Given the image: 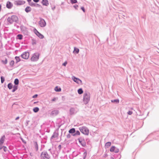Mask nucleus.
I'll return each instance as SVG.
<instances>
[{
  "instance_id": "f257e3e1",
  "label": "nucleus",
  "mask_w": 159,
  "mask_h": 159,
  "mask_svg": "<svg viewBox=\"0 0 159 159\" xmlns=\"http://www.w3.org/2000/svg\"><path fill=\"white\" fill-rule=\"evenodd\" d=\"M8 22L11 24L14 22H17L18 20V17L15 15H12L8 17L7 19Z\"/></svg>"
},
{
  "instance_id": "f03ea898",
  "label": "nucleus",
  "mask_w": 159,
  "mask_h": 159,
  "mask_svg": "<svg viewBox=\"0 0 159 159\" xmlns=\"http://www.w3.org/2000/svg\"><path fill=\"white\" fill-rule=\"evenodd\" d=\"M90 94L89 93H85L84 94L83 102L85 104H87L89 101Z\"/></svg>"
},
{
  "instance_id": "7ed1b4c3",
  "label": "nucleus",
  "mask_w": 159,
  "mask_h": 159,
  "mask_svg": "<svg viewBox=\"0 0 159 159\" xmlns=\"http://www.w3.org/2000/svg\"><path fill=\"white\" fill-rule=\"evenodd\" d=\"M80 130L81 132L85 135H88L89 133V130L85 126H83L80 127Z\"/></svg>"
},
{
  "instance_id": "20e7f679",
  "label": "nucleus",
  "mask_w": 159,
  "mask_h": 159,
  "mask_svg": "<svg viewBox=\"0 0 159 159\" xmlns=\"http://www.w3.org/2000/svg\"><path fill=\"white\" fill-rule=\"evenodd\" d=\"M39 53H34L32 57L31 60L32 61H37L39 57Z\"/></svg>"
},
{
  "instance_id": "39448f33",
  "label": "nucleus",
  "mask_w": 159,
  "mask_h": 159,
  "mask_svg": "<svg viewBox=\"0 0 159 159\" xmlns=\"http://www.w3.org/2000/svg\"><path fill=\"white\" fill-rule=\"evenodd\" d=\"M21 56L23 59H28L29 57V53L27 52H24L21 55Z\"/></svg>"
},
{
  "instance_id": "423d86ee",
  "label": "nucleus",
  "mask_w": 159,
  "mask_h": 159,
  "mask_svg": "<svg viewBox=\"0 0 159 159\" xmlns=\"http://www.w3.org/2000/svg\"><path fill=\"white\" fill-rule=\"evenodd\" d=\"M34 32L40 38L43 39V36L39 33L36 29H34Z\"/></svg>"
},
{
  "instance_id": "0eeeda50",
  "label": "nucleus",
  "mask_w": 159,
  "mask_h": 159,
  "mask_svg": "<svg viewBox=\"0 0 159 159\" xmlns=\"http://www.w3.org/2000/svg\"><path fill=\"white\" fill-rule=\"evenodd\" d=\"M39 24L41 27H44L46 25V23L43 19H41L39 22Z\"/></svg>"
},
{
  "instance_id": "6e6552de",
  "label": "nucleus",
  "mask_w": 159,
  "mask_h": 159,
  "mask_svg": "<svg viewBox=\"0 0 159 159\" xmlns=\"http://www.w3.org/2000/svg\"><path fill=\"white\" fill-rule=\"evenodd\" d=\"M41 156L43 158H49V156L48 155L47 152H44L42 153Z\"/></svg>"
},
{
  "instance_id": "1a4fd4ad",
  "label": "nucleus",
  "mask_w": 159,
  "mask_h": 159,
  "mask_svg": "<svg viewBox=\"0 0 159 159\" xmlns=\"http://www.w3.org/2000/svg\"><path fill=\"white\" fill-rule=\"evenodd\" d=\"M72 78L74 82L78 84L81 83H82L81 81L78 78H76L74 76L72 77Z\"/></svg>"
},
{
  "instance_id": "9d476101",
  "label": "nucleus",
  "mask_w": 159,
  "mask_h": 159,
  "mask_svg": "<svg viewBox=\"0 0 159 159\" xmlns=\"http://www.w3.org/2000/svg\"><path fill=\"white\" fill-rule=\"evenodd\" d=\"M5 137L4 135L0 139V147H1L3 143Z\"/></svg>"
},
{
  "instance_id": "9b49d317",
  "label": "nucleus",
  "mask_w": 159,
  "mask_h": 159,
  "mask_svg": "<svg viewBox=\"0 0 159 159\" xmlns=\"http://www.w3.org/2000/svg\"><path fill=\"white\" fill-rule=\"evenodd\" d=\"M42 3L43 5L47 6L49 4L48 1L47 0H43Z\"/></svg>"
},
{
  "instance_id": "f8f14e48",
  "label": "nucleus",
  "mask_w": 159,
  "mask_h": 159,
  "mask_svg": "<svg viewBox=\"0 0 159 159\" xmlns=\"http://www.w3.org/2000/svg\"><path fill=\"white\" fill-rule=\"evenodd\" d=\"M116 149V147L114 146H112L110 149V152H118V150L117 149L115 151V150Z\"/></svg>"
},
{
  "instance_id": "ddd939ff",
  "label": "nucleus",
  "mask_w": 159,
  "mask_h": 159,
  "mask_svg": "<svg viewBox=\"0 0 159 159\" xmlns=\"http://www.w3.org/2000/svg\"><path fill=\"white\" fill-rule=\"evenodd\" d=\"M12 6V5L10 2H7V4L6 7L8 8H11Z\"/></svg>"
},
{
  "instance_id": "4468645a",
  "label": "nucleus",
  "mask_w": 159,
  "mask_h": 159,
  "mask_svg": "<svg viewBox=\"0 0 159 159\" xmlns=\"http://www.w3.org/2000/svg\"><path fill=\"white\" fill-rule=\"evenodd\" d=\"M79 51V49L76 48V47H75L74 48V50L73 51V52L74 53H78Z\"/></svg>"
},
{
  "instance_id": "2eb2a0df",
  "label": "nucleus",
  "mask_w": 159,
  "mask_h": 159,
  "mask_svg": "<svg viewBox=\"0 0 159 159\" xmlns=\"http://www.w3.org/2000/svg\"><path fill=\"white\" fill-rule=\"evenodd\" d=\"M54 90L56 91L60 92L61 90V89L60 88H58V86H56Z\"/></svg>"
},
{
  "instance_id": "dca6fc26",
  "label": "nucleus",
  "mask_w": 159,
  "mask_h": 159,
  "mask_svg": "<svg viewBox=\"0 0 159 159\" xmlns=\"http://www.w3.org/2000/svg\"><path fill=\"white\" fill-rule=\"evenodd\" d=\"M31 9L30 7H27L25 9V11L26 12H28L31 11Z\"/></svg>"
},
{
  "instance_id": "f3484780",
  "label": "nucleus",
  "mask_w": 159,
  "mask_h": 159,
  "mask_svg": "<svg viewBox=\"0 0 159 159\" xmlns=\"http://www.w3.org/2000/svg\"><path fill=\"white\" fill-rule=\"evenodd\" d=\"M34 146H35L36 150L37 151L38 149V145L37 142H34Z\"/></svg>"
},
{
  "instance_id": "a211bd4d",
  "label": "nucleus",
  "mask_w": 159,
  "mask_h": 159,
  "mask_svg": "<svg viewBox=\"0 0 159 159\" xmlns=\"http://www.w3.org/2000/svg\"><path fill=\"white\" fill-rule=\"evenodd\" d=\"M78 92L79 94H81L83 93V91L82 89L80 88L78 90Z\"/></svg>"
},
{
  "instance_id": "6ab92c4d",
  "label": "nucleus",
  "mask_w": 159,
  "mask_h": 159,
  "mask_svg": "<svg viewBox=\"0 0 159 159\" xmlns=\"http://www.w3.org/2000/svg\"><path fill=\"white\" fill-rule=\"evenodd\" d=\"M111 145V142H108L106 143L105 147L107 148H108Z\"/></svg>"
},
{
  "instance_id": "aec40b11",
  "label": "nucleus",
  "mask_w": 159,
  "mask_h": 159,
  "mask_svg": "<svg viewBox=\"0 0 159 159\" xmlns=\"http://www.w3.org/2000/svg\"><path fill=\"white\" fill-rule=\"evenodd\" d=\"M75 132V130L74 128L71 129L69 130V133H74Z\"/></svg>"
},
{
  "instance_id": "412c9836",
  "label": "nucleus",
  "mask_w": 159,
  "mask_h": 159,
  "mask_svg": "<svg viewBox=\"0 0 159 159\" xmlns=\"http://www.w3.org/2000/svg\"><path fill=\"white\" fill-rule=\"evenodd\" d=\"M39 109L38 107H35L33 109V111L35 112H37L39 111Z\"/></svg>"
},
{
  "instance_id": "4be33fe9",
  "label": "nucleus",
  "mask_w": 159,
  "mask_h": 159,
  "mask_svg": "<svg viewBox=\"0 0 159 159\" xmlns=\"http://www.w3.org/2000/svg\"><path fill=\"white\" fill-rule=\"evenodd\" d=\"M2 148L3 149L4 152H6V151L7 148L6 147H2V146L1 147H0V149H1Z\"/></svg>"
},
{
  "instance_id": "5701e85b",
  "label": "nucleus",
  "mask_w": 159,
  "mask_h": 159,
  "mask_svg": "<svg viewBox=\"0 0 159 159\" xmlns=\"http://www.w3.org/2000/svg\"><path fill=\"white\" fill-rule=\"evenodd\" d=\"M14 83L16 85L18 84H19V80L17 79H15L14 80Z\"/></svg>"
},
{
  "instance_id": "b1692460",
  "label": "nucleus",
  "mask_w": 159,
  "mask_h": 159,
  "mask_svg": "<svg viewBox=\"0 0 159 159\" xmlns=\"http://www.w3.org/2000/svg\"><path fill=\"white\" fill-rule=\"evenodd\" d=\"M8 87L9 89H11L12 88V84L11 83H9L8 85Z\"/></svg>"
},
{
  "instance_id": "393cba45",
  "label": "nucleus",
  "mask_w": 159,
  "mask_h": 159,
  "mask_svg": "<svg viewBox=\"0 0 159 159\" xmlns=\"http://www.w3.org/2000/svg\"><path fill=\"white\" fill-rule=\"evenodd\" d=\"M15 58V59H16L17 62H18L20 61V59L19 57H16Z\"/></svg>"
},
{
  "instance_id": "a878e982",
  "label": "nucleus",
  "mask_w": 159,
  "mask_h": 159,
  "mask_svg": "<svg viewBox=\"0 0 159 159\" xmlns=\"http://www.w3.org/2000/svg\"><path fill=\"white\" fill-rule=\"evenodd\" d=\"M111 101L112 102H116L117 103H118L119 102V100L118 99H115L111 100Z\"/></svg>"
},
{
  "instance_id": "bb28decb",
  "label": "nucleus",
  "mask_w": 159,
  "mask_h": 159,
  "mask_svg": "<svg viewBox=\"0 0 159 159\" xmlns=\"http://www.w3.org/2000/svg\"><path fill=\"white\" fill-rule=\"evenodd\" d=\"M2 62L4 64H7V59H5L4 60L2 61Z\"/></svg>"
},
{
  "instance_id": "cd10ccee",
  "label": "nucleus",
  "mask_w": 159,
  "mask_h": 159,
  "mask_svg": "<svg viewBox=\"0 0 159 159\" xmlns=\"http://www.w3.org/2000/svg\"><path fill=\"white\" fill-rule=\"evenodd\" d=\"M17 37L18 39H22V36L21 34L18 35Z\"/></svg>"
},
{
  "instance_id": "c85d7f7f",
  "label": "nucleus",
  "mask_w": 159,
  "mask_h": 159,
  "mask_svg": "<svg viewBox=\"0 0 159 159\" xmlns=\"http://www.w3.org/2000/svg\"><path fill=\"white\" fill-rule=\"evenodd\" d=\"M14 64V61H11L10 63V65L12 66Z\"/></svg>"
},
{
  "instance_id": "c756f323",
  "label": "nucleus",
  "mask_w": 159,
  "mask_h": 159,
  "mask_svg": "<svg viewBox=\"0 0 159 159\" xmlns=\"http://www.w3.org/2000/svg\"><path fill=\"white\" fill-rule=\"evenodd\" d=\"M71 2L72 3H75L77 2L76 0H70Z\"/></svg>"
},
{
  "instance_id": "7c9ffc66",
  "label": "nucleus",
  "mask_w": 159,
  "mask_h": 159,
  "mask_svg": "<svg viewBox=\"0 0 159 159\" xmlns=\"http://www.w3.org/2000/svg\"><path fill=\"white\" fill-rule=\"evenodd\" d=\"M1 78V82L2 83H3L4 81V78L2 76Z\"/></svg>"
},
{
  "instance_id": "2f4dec72",
  "label": "nucleus",
  "mask_w": 159,
  "mask_h": 159,
  "mask_svg": "<svg viewBox=\"0 0 159 159\" xmlns=\"http://www.w3.org/2000/svg\"><path fill=\"white\" fill-rule=\"evenodd\" d=\"M127 113L129 115H131L132 114L133 112L131 111H129Z\"/></svg>"
},
{
  "instance_id": "473e14b6",
  "label": "nucleus",
  "mask_w": 159,
  "mask_h": 159,
  "mask_svg": "<svg viewBox=\"0 0 159 159\" xmlns=\"http://www.w3.org/2000/svg\"><path fill=\"white\" fill-rule=\"evenodd\" d=\"M57 99V98H54L52 99V101H56V100Z\"/></svg>"
},
{
  "instance_id": "72a5a7b5",
  "label": "nucleus",
  "mask_w": 159,
  "mask_h": 159,
  "mask_svg": "<svg viewBox=\"0 0 159 159\" xmlns=\"http://www.w3.org/2000/svg\"><path fill=\"white\" fill-rule=\"evenodd\" d=\"M37 96H38V95H37V94H35V95H34L33 96V98H36L37 97Z\"/></svg>"
},
{
  "instance_id": "f704fd0d",
  "label": "nucleus",
  "mask_w": 159,
  "mask_h": 159,
  "mask_svg": "<svg viewBox=\"0 0 159 159\" xmlns=\"http://www.w3.org/2000/svg\"><path fill=\"white\" fill-rule=\"evenodd\" d=\"M81 9L83 10V11L84 12H85V9L83 7H81Z\"/></svg>"
},
{
  "instance_id": "c9c22d12",
  "label": "nucleus",
  "mask_w": 159,
  "mask_h": 159,
  "mask_svg": "<svg viewBox=\"0 0 159 159\" xmlns=\"http://www.w3.org/2000/svg\"><path fill=\"white\" fill-rule=\"evenodd\" d=\"M67 62H65L63 64V65L65 66L67 64Z\"/></svg>"
},
{
  "instance_id": "e433bc0d",
  "label": "nucleus",
  "mask_w": 159,
  "mask_h": 159,
  "mask_svg": "<svg viewBox=\"0 0 159 159\" xmlns=\"http://www.w3.org/2000/svg\"><path fill=\"white\" fill-rule=\"evenodd\" d=\"M78 7V5H76L74 6V7L76 9H77V7Z\"/></svg>"
},
{
  "instance_id": "4c0bfd02",
  "label": "nucleus",
  "mask_w": 159,
  "mask_h": 159,
  "mask_svg": "<svg viewBox=\"0 0 159 159\" xmlns=\"http://www.w3.org/2000/svg\"><path fill=\"white\" fill-rule=\"evenodd\" d=\"M33 1L35 2H37L39 1V0H33Z\"/></svg>"
},
{
  "instance_id": "58836bf2",
  "label": "nucleus",
  "mask_w": 159,
  "mask_h": 159,
  "mask_svg": "<svg viewBox=\"0 0 159 159\" xmlns=\"http://www.w3.org/2000/svg\"><path fill=\"white\" fill-rule=\"evenodd\" d=\"M16 89H15V88H14V89H13V90H12V92H14L16 91Z\"/></svg>"
},
{
  "instance_id": "ea45409f",
  "label": "nucleus",
  "mask_w": 159,
  "mask_h": 159,
  "mask_svg": "<svg viewBox=\"0 0 159 159\" xmlns=\"http://www.w3.org/2000/svg\"><path fill=\"white\" fill-rule=\"evenodd\" d=\"M19 116L18 117H17L16 118V120H17L18 119H19Z\"/></svg>"
},
{
  "instance_id": "a19ab883",
  "label": "nucleus",
  "mask_w": 159,
  "mask_h": 159,
  "mask_svg": "<svg viewBox=\"0 0 159 159\" xmlns=\"http://www.w3.org/2000/svg\"><path fill=\"white\" fill-rule=\"evenodd\" d=\"M79 142L81 143V141H80V139H79Z\"/></svg>"
},
{
  "instance_id": "79ce46f5",
  "label": "nucleus",
  "mask_w": 159,
  "mask_h": 159,
  "mask_svg": "<svg viewBox=\"0 0 159 159\" xmlns=\"http://www.w3.org/2000/svg\"><path fill=\"white\" fill-rule=\"evenodd\" d=\"M105 155L106 156H107V154H105Z\"/></svg>"
},
{
  "instance_id": "37998d69",
  "label": "nucleus",
  "mask_w": 159,
  "mask_h": 159,
  "mask_svg": "<svg viewBox=\"0 0 159 159\" xmlns=\"http://www.w3.org/2000/svg\"><path fill=\"white\" fill-rule=\"evenodd\" d=\"M78 134L79 135L80 134V133L79 131H78Z\"/></svg>"
},
{
  "instance_id": "c03bdc74",
  "label": "nucleus",
  "mask_w": 159,
  "mask_h": 159,
  "mask_svg": "<svg viewBox=\"0 0 159 159\" xmlns=\"http://www.w3.org/2000/svg\"><path fill=\"white\" fill-rule=\"evenodd\" d=\"M37 103V102H34V103Z\"/></svg>"
},
{
  "instance_id": "a18cd8bd",
  "label": "nucleus",
  "mask_w": 159,
  "mask_h": 159,
  "mask_svg": "<svg viewBox=\"0 0 159 159\" xmlns=\"http://www.w3.org/2000/svg\"><path fill=\"white\" fill-rule=\"evenodd\" d=\"M15 89H16V90L17 89V88L16 87V88H14Z\"/></svg>"
}]
</instances>
